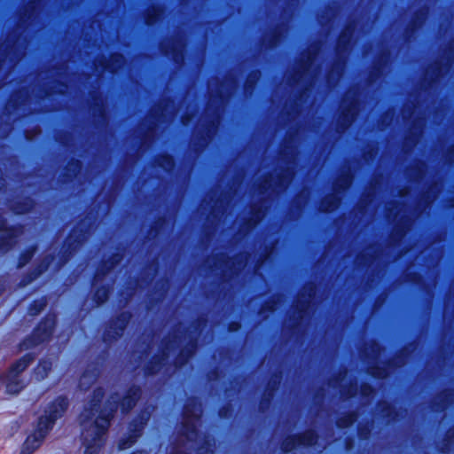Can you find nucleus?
<instances>
[{"label":"nucleus","mask_w":454,"mask_h":454,"mask_svg":"<svg viewBox=\"0 0 454 454\" xmlns=\"http://www.w3.org/2000/svg\"><path fill=\"white\" fill-rule=\"evenodd\" d=\"M102 397V390L99 388L95 390L90 407L86 408L81 415L85 446L84 454L98 453L102 444V437L107 431L110 419L117 407V401L114 397H112V400H108L102 409L100 404Z\"/></svg>","instance_id":"nucleus-1"},{"label":"nucleus","mask_w":454,"mask_h":454,"mask_svg":"<svg viewBox=\"0 0 454 454\" xmlns=\"http://www.w3.org/2000/svg\"><path fill=\"white\" fill-rule=\"evenodd\" d=\"M67 407V399L62 396L57 398L56 401L48 407V410L45 411V415L40 417L35 432L29 434L24 442L22 450L23 454H30L40 446L42 441L52 427L55 420L64 413Z\"/></svg>","instance_id":"nucleus-2"},{"label":"nucleus","mask_w":454,"mask_h":454,"mask_svg":"<svg viewBox=\"0 0 454 454\" xmlns=\"http://www.w3.org/2000/svg\"><path fill=\"white\" fill-rule=\"evenodd\" d=\"M32 360L33 357L30 355H26L12 364L6 374L0 373V385L5 387L7 393L17 394L24 387L25 384L20 374Z\"/></svg>","instance_id":"nucleus-3"},{"label":"nucleus","mask_w":454,"mask_h":454,"mask_svg":"<svg viewBox=\"0 0 454 454\" xmlns=\"http://www.w3.org/2000/svg\"><path fill=\"white\" fill-rule=\"evenodd\" d=\"M317 436L314 432L308 431L302 436L298 438L287 439L284 443V449L286 451H289L296 447V445H306L311 446L316 444Z\"/></svg>","instance_id":"nucleus-4"},{"label":"nucleus","mask_w":454,"mask_h":454,"mask_svg":"<svg viewBox=\"0 0 454 454\" xmlns=\"http://www.w3.org/2000/svg\"><path fill=\"white\" fill-rule=\"evenodd\" d=\"M54 324L55 323L53 319H48L45 323L39 325L35 333L36 340L34 344H37L45 340L51 335L54 327Z\"/></svg>","instance_id":"nucleus-5"},{"label":"nucleus","mask_w":454,"mask_h":454,"mask_svg":"<svg viewBox=\"0 0 454 454\" xmlns=\"http://www.w3.org/2000/svg\"><path fill=\"white\" fill-rule=\"evenodd\" d=\"M198 419H187L185 421L184 430L188 440H192L197 435L196 421Z\"/></svg>","instance_id":"nucleus-6"},{"label":"nucleus","mask_w":454,"mask_h":454,"mask_svg":"<svg viewBox=\"0 0 454 454\" xmlns=\"http://www.w3.org/2000/svg\"><path fill=\"white\" fill-rule=\"evenodd\" d=\"M138 394V389H135L131 391L127 397H125L121 402V409L123 411H128L130 410L136 403L137 396Z\"/></svg>","instance_id":"nucleus-7"},{"label":"nucleus","mask_w":454,"mask_h":454,"mask_svg":"<svg viewBox=\"0 0 454 454\" xmlns=\"http://www.w3.org/2000/svg\"><path fill=\"white\" fill-rule=\"evenodd\" d=\"M338 206L339 199L336 196H330L322 202L321 208L325 212H330L337 208Z\"/></svg>","instance_id":"nucleus-8"},{"label":"nucleus","mask_w":454,"mask_h":454,"mask_svg":"<svg viewBox=\"0 0 454 454\" xmlns=\"http://www.w3.org/2000/svg\"><path fill=\"white\" fill-rule=\"evenodd\" d=\"M51 366V363L49 361L41 362L38 364L37 368L35 369L36 379L37 380L43 379L47 375L48 372L50 371Z\"/></svg>","instance_id":"nucleus-9"},{"label":"nucleus","mask_w":454,"mask_h":454,"mask_svg":"<svg viewBox=\"0 0 454 454\" xmlns=\"http://www.w3.org/2000/svg\"><path fill=\"white\" fill-rule=\"evenodd\" d=\"M99 303L103 302L107 298V291L106 289L100 290L98 293Z\"/></svg>","instance_id":"nucleus-10"},{"label":"nucleus","mask_w":454,"mask_h":454,"mask_svg":"<svg viewBox=\"0 0 454 454\" xmlns=\"http://www.w3.org/2000/svg\"><path fill=\"white\" fill-rule=\"evenodd\" d=\"M44 305H45V304H44V302H43V301H39V302H38V309H36V310H35V312H34V311H32V312H31V314H32V315H35V314H37L40 310H42V309H43V308L44 307Z\"/></svg>","instance_id":"nucleus-11"},{"label":"nucleus","mask_w":454,"mask_h":454,"mask_svg":"<svg viewBox=\"0 0 454 454\" xmlns=\"http://www.w3.org/2000/svg\"><path fill=\"white\" fill-rule=\"evenodd\" d=\"M166 162H167L168 167L171 168L173 166V161L170 158H167Z\"/></svg>","instance_id":"nucleus-12"},{"label":"nucleus","mask_w":454,"mask_h":454,"mask_svg":"<svg viewBox=\"0 0 454 454\" xmlns=\"http://www.w3.org/2000/svg\"><path fill=\"white\" fill-rule=\"evenodd\" d=\"M139 436V434H136V435L130 437V444L135 442V439Z\"/></svg>","instance_id":"nucleus-13"},{"label":"nucleus","mask_w":454,"mask_h":454,"mask_svg":"<svg viewBox=\"0 0 454 454\" xmlns=\"http://www.w3.org/2000/svg\"><path fill=\"white\" fill-rule=\"evenodd\" d=\"M345 183H346V184H347V185L350 184V178H349V176H347V177L345 178Z\"/></svg>","instance_id":"nucleus-14"},{"label":"nucleus","mask_w":454,"mask_h":454,"mask_svg":"<svg viewBox=\"0 0 454 454\" xmlns=\"http://www.w3.org/2000/svg\"><path fill=\"white\" fill-rule=\"evenodd\" d=\"M87 379V376L86 375H83L82 380H81V385H83V382L84 380Z\"/></svg>","instance_id":"nucleus-15"},{"label":"nucleus","mask_w":454,"mask_h":454,"mask_svg":"<svg viewBox=\"0 0 454 454\" xmlns=\"http://www.w3.org/2000/svg\"><path fill=\"white\" fill-rule=\"evenodd\" d=\"M126 444H127L126 442H122L121 445V449L126 448Z\"/></svg>","instance_id":"nucleus-16"},{"label":"nucleus","mask_w":454,"mask_h":454,"mask_svg":"<svg viewBox=\"0 0 454 454\" xmlns=\"http://www.w3.org/2000/svg\"><path fill=\"white\" fill-rule=\"evenodd\" d=\"M312 293H313V290H312V289H310V294H309V298L311 297Z\"/></svg>","instance_id":"nucleus-17"},{"label":"nucleus","mask_w":454,"mask_h":454,"mask_svg":"<svg viewBox=\"0 0 454 454\" xmlns=\"http://www.w3.org/2000/svg\"><path fill=\"white\" fill-rule=\"evenodd\" d=\"M352 422H353V419L349 418V422L348 423H352Z\"/></svg>","instance_id":"nucleus-18"},{"label":"nucleus","mask_w":454,"mask_h":454,"mask_svg":"<svg viewBox=\"0 0 454 454\" xmlns=\"http://www.w3.org/2000/svg\"><path fill=\"white\" fill-rule=\"evenodd\" d=\"M23 346H25L26 348H27V345L26 342L23 343Z\"/></svg>","instance_id":"nucleus-19"}]
</instances>
